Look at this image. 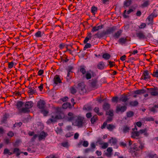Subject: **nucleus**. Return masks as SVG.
I'll use <instances>...</instances> for the list:
<instances>
[{
    "instance_id": "obj_1",
    "label": "nucleus",
    "mask_w": 158,
    "mask_h": 158,
    "mask_svg": "<svg viewBox=\"0 0 158 158\" xmlns=\"http://www.w3.org/2000/svg\"><path fill=\"white\" fill-rule=\"evenodd\" d=\"M62 112L61 109L57 107L56 109L55 112L52 113L51 118H49L47 121L48 124L54 123L56 122L58 120L61 119L64 117V114H58Z\"/></svg>"
},
{
    "instance_id": "obj_2",
    "label": "nucleus",
    "mask_w": 158,
    "mask_h": 158,
    "mask_svg": "<svg viewBox=\"0 0 158 158\" xmlns=\"http://www.w3.org/2000/svg\"><path fill=\"white\" fill-rule=\"evenodd\" d=\"M74 119L75 125L79 127H82L83 124L85 123V118L83 117L76 116Z\"/></svg>"
},
{
    "instance_id": "obj_3",
    "label": "nucleus",
    "mask_w": 158,
    "mask_h": 158,
    "mask_svg": "<svg viewBox=\"0 0 158 158\" xmlns=\"http://www.w3.org/2000/svg\"><path fill=\"white\" fill-rule=\"evenodd\" d=\"M147 89L151 96H158V87H154V88H148Z\"/></svg>"
},
{
    "instance_id": "obj_4",
    "label": "nucleus",
    "mask_w": 158,
    "mask_h": 158,
    "mask_svg": "<svg viewBox=\"0 0 158 158\" xmlns=\"http://www.w3.org/2000/svg\"><path fill=\"white\" fill-rule=\"evenodd\" d=\"M139 150V149L138 148L137 146L135 143H134L133 145V147L131 148V152H132L133 156H138Z\"/></svg>"
},
{
    "instance_id": "obj_5",
    "label": "nucleus",
    "mask_w": 158,
    "mask_h": 158,
    "mask_svg": "<svg viewBox=\"0 0 158 158\" xmlns=\"http://www.w3.org/2000/svg\"><path fill=\"white\" fill-rule=\"evenodd\" d=\"M78 89L80 94H83L86 92V89L85 88V85L83 82H81L78 83Z\"/></svg>"
},
{
    "instance_id": "obj_6",
    "label": "nucleus",
    "mask_w": 158,
    "mask_h": 158,
    "mask_svg": "<svg viewBox=\"0 0 158 158\" xmlns=\"http://www.w3.org/2000/svg\"><path fill=\"white\" fill-rule=\"evenodd\" d=\"M127 104H125V105L120 106V105L119 106H117L116 107V112L118 113L121 112V113H123L126 111L127 109Z\"/></svg>"
},
{
    "instance_id": "obj_7",
    "label": "nucleus",
    "mask_w": 158,
    "mask_h": 158,
    "mask_svg": "<svg viewBox=\"0 0 158 158\" xmlns=\"http://www.w3.org/2000/svg\"><path fill=\"white\" fill-rule=\"evenodd\" d=\"M150 78L151 77L149 75L148 71L147 70L144 71L141 79L146 81L148 79H150Z\"/></svg>"
},
{
    "instance_id": "obj_8",
    "label": "nucleus",
    "mask_w": 158,
    "mask_h": 158,
    "mask_svg": "<svg viewBox=\"0 0 158 158\" xmlns=\"http://www.w3.org/2000/svg\"><path fill=\"white\" fill-rule=\"evenodd\" d=\"M136 37L140 40L144 39L146 38L144 33L142 31H139L136 32Z\"/></svg>"
},
{
    "instance_id": "obj_9",
    "label": "nucleus",
    "mask_w": 158,
    "mask_h": 158,
    "mask_svg": "<svg viewBox=\"0 0 158 158\" xmlns=\"http://www.w3.org/2000/svg\"><path fill=\"white\" fill-rule=\"evenodd\" d=\"M46 103L43 100L40 99L37 104V107L40 110L45 108Z\"/></svg>"
},
{
    "instance_id": "obj_10",
    "label": "nucleus",
    "mask_w": 158,
    "mask_h": 158,
    "mask_svg": "<svg viewBox=\"0 0 158 158\" xmlns=\"http://www.w3.org/2000/svg\"><path fill=\"white\" fill-rule=\"evenodd\" d=\"M76 116L73 113L69 112L68 114V116L66 117V119L69 121H72L76 118Z\"/></svg>"
},
{
    "instance_id": "obj_11",
    "label": "nucleus",
    "mask_w": 158,
    "mask_h": 158,
    "mask_svg": "<svg viewBox=\"0 0 158 158\" xmlns=\"http://www.w3.org/2000/svg\"><path fill=\"white\" fill-rule=\"evenodd\" d=\"M116 29V27L115 26L108 27L106 31L107 35L113 33Z\"/></svg>"
},
{
    "instance_id": "obj_12",
    "label": "nucleus",
    "mask_w": 158,
    "mask_h": 158,
    "mask_svg": "<svg viewBox=\"0 0 158 158\" xmlns=\"http://www.w3.org/2000/svg\"><path fill=\"white\" fill-rule=\"evenodd\" d=\"M48 135V134L44 132V131H42L38 136L39 140L44 139Z\"/></svg>"
},
{
    "instance_id": "obj_13",
    "label": "nucleus",
    "mask_w": 158,
    "mask_h": 158,
    "mask_svg": "<svg viewBox=\"0 0 158 158\" xmlns=\"http://www.w3.org/2000/svg\"><path fill=\"white\" fill-rule=\"evenodd\" d=\"M54 83L56 85H57L59 83H62L61 80L59 75H56L54 77L53 79Z\"/></svg>"
},
{
    "instance_id": "obj_14",
    "label": "nucleus",
    "mask_w": 158,
    "mask_h": 158,
    "mask_svg": "<svg viewBox=\"0 0 158 158\" xmlns=\"http://www.w3.org/2000/svg\"><path fill=\"white\" fill-rule=\"evenodd\" d=\"M122 32V30H119L117 31L116 32H115L113 35V37L115 39H118L121 35Z\"/></svg>"
},
{
    "instance_id": "obj_15",
    "label": "nucleus",
    "mask_w": 158,
    "mask_h": 158,
    "mask_svg": "<svg viewBox=\"0 0 158 158\" xmlns=\"http://www.w3.org/2000/svg\"><path fill=\"white\" fill-rule=\"evenodd\" d=\"M28 89V93L29 95H32L37 93L36 89H35V88L34 87L32 88L31 87H29Z\"/></svg>"
},
{
    "instance_id": "obj_16",
    "label": "nucleus",
    "mask_w": 158,
    "mask_h": 158,
    "mask_svg": "<svg viewBox=\"0 0 158 158\" xmlns=\"http://www.w3.org/2000/svg\"><path fill=\"white\" fill-rule=\"evenodd\" d=\"M153 13H152L147 18V20H148L149 22L147 23L148 25L152 24L153 23Z\"/></svg>"
},
{
    "instance_id": "obj_17",
    "label": "nucleus",
    "mask_w": 158,
    "mask_h": 158,
    "mask_svg": "<svg viewBox=\"0 0 158 158\" xmlns=\"http://www.w3.org/2000/svg\"><path fill=\"white\" fill-rule=\"evenodd\" d=\"M107 35L106 31H104L102 32L99 33L98 32L97 34H95V35L99 38H102L105 36V35Z\"/></svg>"
},
{
    "instance_id": "obj_18",
    "label": "nucleus",
    "mask_w": 158,
    "mask_h": 158,
    "mask_svg": "<svg viewBox=\"0 0 158 158\" xmlns=\"http://www.w3.org/2000/svg\"><path fill=\"white\" fill-rule=\"evenodd\" d=\"M30 110L29 109L25 107L22 108L19 111L20 113H28L30 112Z\"/></svg>"
},
{
    "instance_id": "obj_19",
    "label": "nucleus",
    "mask_w": 158,
    "mask_h": 158,
    "mask_svg": "<svg viewBox=\"0 0 158 158\" xmlns=\"http://www.w3.org/2000/svg\"><path fill=\"white\" fill-rule=\"evenodd\" d=\"M24 103L21 101H19L17 102L15 106H17V108L18 109L19 111V110L22 108V107Z\"/></svg>"
},
{
    "instance_id": "obj_20",
    "label": "nucleus",
    "mask_w": 158,
    "mask_h": 158,
    "mask_svg": "<svg viewBox=\"0 0 158 158\" xmlns=\"http://www.w3.org/2000/svg\"><path fill=\"white\" fill-rule=\"evenodd\" d=\"M33 106V103L31 101L26 102L25 104V106L29 110Z\"/></svg>"
},
{
    "instance_id": "obj_21",
    "label": "nucleus",
    "mask_w": 158,
    "mask_h": 158,
    "mask_svg": "<svg viewBox=\"0 0 158 158\" xmlns=\"http://www.w3.org/2000/svg\"><path fill=\"white\" fill-rule=\"evenodd\" d=\"M131 134V137L134 139H137L136 137H138L140 135L139 131H133L132 132Z\"/></svg>"
},
{
    "instance_id": "obj_22",
    "label": "nucleus",
    "mask_w": 158,
    "mask_h": 158,
    "mask_svg": "<svg viewBox=\"0 0 158 158\" xmlns=\"http://www.w3.org/2000/svg\"><path fill=\"white\" fill-rule=\"evenodd\" d=\"M105 67V64L103 61L99 62L97 65V68L100 70L103 69Z\"/></svg>"
},
{
    "instance_id": "obj_23",
    "label": "nucleus",
    "mask_w": 158,
    "mask_h": 158,
    "mask_svg": "<svg viewBox=\"0 0 158 158\" xmlns=\"http://www.w3.org/2000/svg\"><path fill=\"white\" fill-rule=\"evenodd\" d=\"M20 150L19 148H15L13 149V154H15L16 156H19L20 155Z\"/></svg>"
},
{
    "instance_id": "obj_24",
    "label": "nucleus",
    "mask_w": 158,
    "mask_h": 158,
    "mask_svg": "<svg viewBox=\"0 0 158 158\" xmlns=\"http://www.w3.org/2000/svg\"><path fill=\"white\" fill-rule=\"evenodd\" d=\"M92 107L91 105H85L83 107L84 110H85L88 111H90L92 110Z\"/></svg>"
},
{
    "instance_id": "obj_25",
    "label": "nucleus",
    "mask_w": 158,
    "mask_h": 158,
    "mask_svg": "<svg viewBox=\"0 0 158 158\" xmlns=\"http://www.w3.org/2000/svg\"><path fill=\"white\" fill-rule=\"evenodd\" d=\"M146 93V91L144 89H138L134 91L135 94H144Z\"/></svg>"
},
{
    "instance_id": "obj_26",
    "label": "nucleus",
    "mask_w": 158,
    "mask_h": 158,
    "mask_svg": "<svg viewBox=\"0 0 158 158\" xmlns=\"http://www.w3.org/2000/svg\"><path fill=\"white\" fill-rule=\"evenodd\" d=\"M40 112L41 113L43 114L44 116H47L48 115V114L49 113L48 111V110L45 109V108L40 110Z\"/></svg>"
},
{
    "instance_id": "obj_27",
    "label": "nucleus",
    "mask_w": 158,
    "mask_h": 158,
    "mask_svg": "<svg viewBox=\"0 0 158 158\" xmlns=\"http://www.w3.org/2000/svg\"><path fill=\"white\" fill-rule=\"evenodd\" d=\"M98 81L96 79L92 80L90 82L91 86L93 88H95L97 86Z\"/></svg>"
},
{
    "instance_id": "obj_28",
    "label": "nucleus",
    "mask_w": 158,
    "mask_h": 158,
    "mask_svg": "<svg viewBox=\"0 0 158 158\" xmlns=\"http://www.w3.org/2000/svg\"><path fill=\"white\" fill-rule=\"evenodd\" d=\"M129 104L131 106L134 107L137 106L139 104V103L137 101H134L130 102Z\"/></svg>"
},
{
    "instance_id": "obj_29",
    "label": "nucleus",
    "mask_w": 158,
    "mask_h": 158,
    "mask_svg": "<svg viewBox=\"0 0 158 158\" xmlns=\"http://www.w3.org/2000/svg\"><path fill=\"white\" fill-rule=\"evenodd\" d=\"M98 120V116L97 115H95L93 116L91 119V122L92 124H94L95 122H96Z\"/></svg>"
},
{
    "instance_id": "obj_30",
    "label": "nucleus",
    "mask_w": 158,
    "mask_h": 158,
    "mask_svg": "<svg viewBox=\"0 0 158 158\" xmlns=\"http://www.w3.org/2000/svg\"><path fill=\"white\" fill-rule=\"evenodd\" d=\"M103 108L105 110L107 111L110 108V105L108 103H105L103 105Z\"/></svg>"
},
{
    "instance_id": "obj_31",
    "label": "nucleus",
    "mask_w": 158,
    "mask_h": 158,
    "mask_svg": "<svg viewBox=\"0 0 158 158\" xmlns=\"http://www.w3.org/2000/svg\"><path fill=\"white\" fill-rule=\"evenodd\" d=\"M130 130V128L127 126H124L123 129V131L124 133L129 132Z\"/></svg>"
},
{
    "instance_id": "obj_32",
    "label": "nucleus",
    "mask_w": 158,
    "mask_h": 158,
    "mask_svg": "<svg viewBox=\"0 0 158 158\" xmlns=\"http://www.w3.org/2000/svg\"><path fill=\"white\" fill-rule=\"evenodd\" d=\"M111 56L110 54L107 53H105L103 54L102 57L103 58L106 60L109 59L110 57Z\"/></svg>"
},
{
    "instance_id": "obj_33",
    "label": "nucleus",
    "mask_w": 158,
    "mask_h": 158,
    "mask_svg": "<svg viewBox=\"0 0 158 158\" xmlns=\"http://www.w3.org/2000/svg\"><path fill=\"white\" fill-rule=\"evenodd\" d=\"M128 100V98L126 96H122L119 99V101H122L123 102H125Z\"/></svg>"
},
{
    "instance_id": "obj_34",
    "label": "nucleus",
    "mask_w": 158,
    "mask_h": 158,
    "mask_svg": "<svg viewBox=\"0 0 158 158\" xmlns=\"http://www.w3.org/2000/svg\"><path fill=\"white\" fill-rule=\"evenodd\" d=\"M127 40V37L126 38H121L119 39L118 42L120 44H125Z\"/></svg>"
},
{
    "instance_id": "obj_35",
    "label": "nucleus",
    "mask_w": 158,
    "mask_h": 158,
    "mask_svg": "<svg viewBox=\"0 0 158 158\" xmlns=\"http://www.w3.org/2000/svg\"><path fill=\"white\" fill-rule=\"evenodd\" d=\"M147 156L149 158H158V156L156 154H153L151 153L148 154Z\"/></svg>"
},
{
    "instance_id": "obj_36",
    "label": "nucleus",
    "mask_w": 158,
    "mask_h": 158,
    "mask_svg": "<svg viewBox=\"0 0 158 158\" xmlns=\"http://www.w3.org/2000/svg\"><path fill=\"white\" fill-rule=\"evenodd\" d=\"M134 112L131 111H129L127 112L126 115L128 118H131L133 117L134 115Z\"/></svg>"
},
{
    "instance_id": "obj_37",
    "label": "nucleus",
    "mask_w": 158,
    "mask_h": 158,
    "mask_svg": "<svg viewBox=\"0 0 158 158\" xmlns=\"http://www.w3.org/2000/svg\"><path fill=\"white\" fill-rule=\"evenodd\" d=\"M106 127L110 131H112L115 128V127L113 124H109L107 125Z\"/></svg>"
},
{
    "instance_id": "obj_38",
    "label": "nucleus",
    "mask_w": 158,
    "mask_h": 158,
    "mask_svg": "<svg viewBox=\"0 0 158 158\" xmlns=\"http://www.w3.org/2000/svg\"><path fill=\"white\" fill-rule=\"evenodd\" d=\"M3 153L4 155L8 154L9 155H11L13 154L12 152H10L9 149L6 148L4 149Z\"/></svg>"
},
{
    "instance_id": "obj_39",
    "label": "nucleus",
    "mask_w": 158,
    "mask_h": 158,
    "mask_svg": "<svg viewBox=\"0 0 158 158\" xmlns=\"http://www.w3.org/2000/svg\"><path fill=\"white\" fill-rule=\"evenodd\" d=\"M72 73H73L72 72H70V71L68 72L67 77H66V79L67 80V81L70 80L71 78L72 77Z\"/></svg>"
},
{
    "instance_id": "obj_40",
    "label": "nucleus",
    "mask_w": 158,
    "mask_h": 158,
    "mask_svg": "<svg viewBox=\"0 0 158 158\" xmlns=\"http://www.w3.org/2000/svg\"><path fill=\"white\" fill-rule=\"evenodd\" d=\"M131 3V0H126L124 2V4L125 6L128 7L130 6Z\"/></svg>"
},
{
    "instance_id": "obj_41",
    "label": "nucleus",
    "mask_w": 158,
    "mask_h": 158,
    "mask_svg": "<svg viewBox=\"0 0 158 158\" xmlns=\"http://www.w3.org/2000/svg\"><path fill=\"white\" fill-rule=\"evenodd\" d=\"M106 115H109L111 117H113L114 116L113 110H110L109 111H106Z\"/></svg>"
},
{
    "instance_id": "obj_42",
    "label": "nucleus",
    "mask_w": 158,
    "mask_h": 158,
    "mask_svg": "<svg viewBox=\"0 0 158 158\" xmlns=\"http://www.w3.org/2000/svg\"><path fill=\"white\" fill-rule=\"evenodd\" d=\"M80 71L83 75L85 74L86 72V70L84 68V66H80Z\"/></svg>"
},
{
    "instance_id": "obj_43",
    "label": "nucleus",
    "mask_w": 158,
    "mask_h": 158,
    "mask_svg": "<svg viewBox=\"0 0 158 158\" xmlns=\"http://www.w3.org/2000/svg\"><path fill=\"white\" fill-rule=\"evenodd\" d=\"M71 106V104L68 102H66L62 105V107L64 109H66Z\"/></svg>"
},
{
    "instance_id": "obj_44",
    "label": "nucleus",
    "mask_w": 158,
    "mask_h": 158,
    "mask_svg": "<svg viewBox=\"0 0 158 158\" xmlns=\"http://www.w3.org/2000/svg\"><path fill=\"white\" fill-rule=\"evenodd\" d=\"M117 142V140L116 139H114L113 138L110 139L109 143H112L113 144H115Z\"/></svg>"
},
{
    "instance_id": "obj_45",
    "label": "nucleus",
    "mask_w": 158,
    "mask_h": 158,
    "mask_svg": "<svg viewBox=\"0 0 158 158\" xmlns=\"http://www.w3.org/2000/svg\"><path fill=\"white\" fill-rule=\"evenodd\" d=\"M70 92L72 94H74L77 92V90L74 87H71L70 89Z\"/></svg>"
},
{
    "instance_id": "obj_46",
    "label": "nucleus",
    "mask_w": 158,
    "mask_h": 158,
    "mask_svg": "<svg viewBox=\"0 0 158 158\" xmlns=\"http://www.w3.org/2000/svg\"><path fill=\"white\" fill-rule=\"evenodd\" d=\"M154 77L158 78V69L156 70L155 71H154L152 74H151Z\"/></svg>"
},
{
    "instance_id": "obj_47",
    "label": "nucleus",
    "mask_w": 158,
    "mask_h": 158,
    "mask_svg": "<svg viewBox=\"0 0 158 158\" xmlns=\"http://www.w3.org/2000/svg\"><path fill=\"white\" fill-rule=\"evenodd\" d=\"M8 118V115L6 114H5L3 115L2 119V122L3 123H5V122L7 120V119Z\"/></svg>"
},
{
    "instance_id": "obj_48",
    "label": "nucleus",
    "mask_w": 158,
    "mask_h": 158,
    "mask_svg": "<svg viewBox=\"0 0 158 158\" xmlns=\"http://www.w3.org/2000/svg\"><path fill=\"white\" fill-rule=\"evenodd\" d=\"M98 8L97 7L94 6H93L91 8V12L94 14H95V12L97 11Z\"/></svg>"
},
{
    "instance_id": "obj_49",
    "label": "nucleus",
    "mask_w": 158,
    "mask_h": 158,
    "mask_svg": "<svg viewBox=\"0 0 158 158\" xmlns=\"http://www.w3.org/2000/svg\"><path fill=\"white\" fill-rule=\"evenodd\" d=\"M157 108V107H155V105L153 107H149V110L151 112H152L154 113L157 112V111L156 110V109L155 108Z\"/></svg>"
},
{
    "instance_id": "obj_50",
    "label": "nucleus",
    "mask_w": 158,
    "mask_h": 158,
    "mask_svg": "<svg viewBox=\"0 0 158 158\" xmlns=\"http://www.w3.org/2000/svg\"><path fill=\"white\" fill-rule=\"evenodd\" d=\"M61 145L64 147L68 148L69 147L68 143L67 142H63L61 143Z\"/></svg>"
},
{
    "instance_id": "obj_51",
    "label": "nucleus",
    "mask_w": 158,
    "mask_h": 158,
    "mask_svg": "<svg viewBox=\"0 0 158 158\" xmlns=\"http://www.w3.org/2000/svg\"><path fill=\"white\" fill-rule=\"evenodd\" d=\"M146 24L144 23H141L140 25L139 26V29H143L146 27Z\"/></svg>"
},
{
    "instance_id": "obj_52",
    "label": "nucleus",
    "mask_w": 158,
    "mask_h": 158,
    "mask_svg": "<svg viewBox=\"0 0 158 158\" xmlns=\"http://www.w3.org/2000/svg\"><path fill=\"white\" fill-rule=\"evenodd\" d=\"M91 46V45L90 43H86L84 48L83 50H85L87 48H90Z\"/></svg>"
},
{
    "instance_id": "obj_53",
    "label": "nucleus",
    "mask_w": 158,
    "mask_h": 158,
    "mask_svg": "<svg viewBox=\"0 0 158 158\" xmlns=\"http://www.w3.org/2000/svg\"><path fill=\"white\" fill-rule=\"evenodd\" d=\"M35 35L37 37H41V32L40 31H37L35 33Z\"/></svg>"
},
{
    "instance_id": "obj_54",
    "label": "nucleus",
    "mask_w": 158,
    "mask_h": 158,
    "mask_svg": "<svg viewBox=\"0 0 158 158\" xmlns=\"http://www.w3.org/2000/svg\"><path fill=\"white\" fill-rule=\"evenodd\" d=\"M73 132H69L67 133L65 135V136L66 138L70 137L71 136H73Z\"/></svg>"
},
{
    "instance_id": "obj_55",
    "label": "nucleus",
    "mask_w": 158,
    "mask_h": 158,
    "mask_svg": "<svg viewBox=\"0 0 158 158\" xmlns=\"http://www.w3.org/2000/svg\"><path fill=\"white\" fill-rule=\"evenodd\" d=\"M57 134L60 133L62 131V130L60 127H57L56 130H55Z\"/></svg>"
},
{
    "instance_id": "obj_56",
    "label": "nucleus",
    "mask_w": 158,
    "mask_h": 158,
    "mask_svg": "<svg viewBox=\"0 0 158 158\" xmlns=\"http://www.w3.org/2000/svg\"><path fill=\"white\" fill-rule=\"evenodd\" d=\"M140 145L139 146V148H138L141 150H143L144 148V143L140 142Z\"/></svg>"
},
{
    "instance_id": "obj_57",
    "label": "nucleus",
    "mask_w": 158,
    "mask_h": 158,
    "mask_svg": "<svg viewBox=\"0 0 158 158\" xmlns=\"http://www.w3.org/2000/svg\"><path fill=\"white\" fill-rule=\"evenodd\" d=\"M145 120L147 121H154V119L152 117L147 118H145Z\"/></svg>"
},
{
    "instance_id": "obj_58",
    "label": "nucleus",
    "mask_w": 158,
    "mask_h": 158,
    "mask_svg": "<svg viewBox=\"0 0 158 158\" xmlns=\"http://www.w3.org/2000/svg\"><path fill=\"white\" fill-rule=\"evenodd\" d=\"M14 63L13 62H9L8 64V67L9 69H11L13 65H14Z\"/></svg>"
},
{
    "instance_id": "obj_59",
    "label": "nucleus",
    "mask_w": 158,
    "mask_h": 158,
    "mask_svg": "<svg viewBox=\"0 0 158 158\" xmlns=\"http://www.w3.org/2000/svg\"><path fill=\"white\" fill-rule=\"evenodd\" d=\"M109 63V65H110V68H112L114 66H115V62L113 61H109L108 62Z\"/></svg>"
},
{
    "instance_id": "obj_60",
    "label": "nucleus",
    "mask_w": 158,
    "mask_h": 158,
    "mask_svg": "<svg viewBox=\"0 0 158 158\" xmlns=\"http://www.w3.org/2000/svg\"><path fill=\"white\" fill-rule=\"evenodd\" d=\"M113 120L112 117L108 116L107 117V119L106 121L107 123L108 122H110L112 121Z\"/></svg>"
},
{
    "instance_id": "obj_61",
    "label": "nucleus",
    "mask_w": 158,
    "mask_h": 158,
    "mask_svg": "<svg viewBox=\"0 0 158 158\" xmlns=\"http://www.w3.org/2000/svg\"><path fill=\"white\" fill-rule=\"evenodd\" d=\"M7 135L8 136L12 137L14 136V134L12 131H10L8 132Z\"/></svg>"
},
{
    "instance_id": "obj_62",
    "label": "nucleus",
    "mask_w": 158,
    "mask_h": 158,
    "mask_svg": "<svg viewBox=\"0 0 158 158\" xmlns=\"http://www.w3.org/2000/svg\"><path fill=\"white\" fill-rule=\"evenodd\" d=\"M91 75L90 73H86V78L87 79H91Z\"/></svg>"
},
{
    "instance_id": "obj_63",
    "label": "nucleus",
    "mask_w": 158,
    "mask_h": 158,
    "mask_svg": "<svg viewBox=\"0 0 158 158\" xmlns=\"http://www.w3.org/2000/svg\"><path fill=\"white\" fill-rule=\"evenodd\" d=\"M89 145V143L87 141H84L83 142V144L82 145L83 146L85 147H88Z\"/></svg>"
},
{
    "instance_id": "obj_64",
    "label": "nucleus",
    "mask_w": 158,
    "mask_h": 158,
    "mask_svg": "<svg viewBox=\"0 0 158 158\" xmlns=\"http://www.w3.org/2000/svg\"><path fill=\"white\" fill-rule=\"evenodd\" d=\"M98 31V28L96 26H94L93 27V28L91 30V32H94L95 31Z\"/></svg>"
}]
</instances>
